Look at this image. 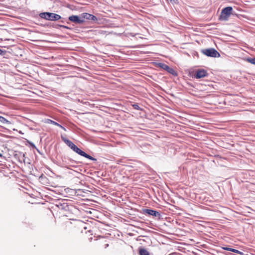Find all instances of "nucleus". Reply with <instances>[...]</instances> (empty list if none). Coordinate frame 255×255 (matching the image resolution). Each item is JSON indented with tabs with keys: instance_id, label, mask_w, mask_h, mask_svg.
<instances>
[{
	"instance_id": "obj_1",
	"label": "nucleus",
	"mask_w": 255,
	"mask_h": 255,
	"mask_svg": "<svg viewBox=\"0 0 255 255\" xmlns=\"http://www.w3.org/2000/svg\"><path fill=\"white\" fill-rule=\"evenodd\" d=\"M66 227L72 230V231L75 233H87L86 230L87 227L85 226L86 223L84 222H78L75 224H72L70 221H68L66 224Z\"/></svg>"
},
{
	"instance_id": "obj_2",
	"label": "nucleus",
	"mask_w": 255,
	"mask_h": 255,
	"mask_svg": "<svg viewBox=\"0 0 255 255\" xmlns=\"http://www.w3.org/2000/svg\"><path fill=\"white\" fill-rule=\"evenodd\" d=\"M40 17L48 20H57L60 19L61 17L59 14L52 12H42L40 14Z\"/></svg>"
},
{
	"instance_id": "obj_3",
	"label": "nucleus",
	"mask_w": 255,
	"mask_h": 255,
	"mask_svg": "<svg viewBox=\"0 0 255 255\" xmlns=\"http://www.w3.org/2000/svg\"><path fill=\"white\" fill-rule=\"evenodd\" d=\"M109 239L104 237L100 238L96 240V245L100 250L107 249L109 246Z\"/></svg>"
},
{
	"instance_id": "obj_4",
	"label": "nucleus",
	"mask_w": 255,
	"mask_h": 255,
	"mask_svg": "<svg viewBox=\"0 0 255 255\" xmlns=\"http://www.w3.org/2000/svg\"><path fill=\"white\" fill-rule=\"evenodd\" d=\"M232 11L233 8L231 6L223 8L220 15V19L222 20H227L231 15Z\"/></svg>"
},
{
	"instance_id": "obj_5",
	"label": "nucleus",
	"mask_w": 255,
	"mask_h": 255,
	"mask_svg": "<svg viewBox=\"0 0 255 255\" xmlns=\"http://www.w3.org/2000/svg\"><path fill=\"white\" fill-rule=\"evenodd\" d=\"M202 53L209 57H218L220 56L219 53L214 48L203 49Z\"/></svg>"
},
{
	"instance_id": "obj_6",
	"label": "nucleus",
	"mask_w": 255,
	"mask_h": 255,
	"mask_svg": "<svg viewBox=\"0 0 255 255\" xmlns=\"http://www.w3.org/2000/svg\"><path fill=\"white\" fill-rule=\"evenodd\" d=\"M207 72L204 69L197 70L193 74V77L196 79H200L207 76Z\"/></svg>"
},
{
	"instance_id": "obj_7",
	"label": "nucleus",
	"mask_w": 255,
	"mask_h": 255,
	"mask_svg": "<svg viewBox=\"0 0 255 255\" xmlns=\"http://www.w3.org/2000/svg\"><path fill=\"white\" fill-rule=\"evenodd\" d=\"M157 65L158 67H160L167 71L168 72L172 74L173 75H176L175 71L173 68L169 67L167 65L162 63H159Z\"/></svg>"
},
{
	"instance_id": "obj_8",
	"label": "nucleus",
	"mask_w": 255,
	"mask_h": 255,
	"mask_svg": "<svg viewBox=\"0 0 255 255\" xmlns=\"http://www.w3.org/2000/svg\"><path fill=\"white\" fill-rule=\"evenodd\" d=\"M69 20L77 24H82L85 22L82 15L81 17H79L77 15H71L69 17Z\"/></svg>"
},
{
	"instance_id": "obj_9",
	"label": "nucleus",
	"mask_w": 255,
	"mask_h": 255,
	"mask_svg": "<svg viewBox=\"0 0 255 255\" xmlns=\"http://www.w3.org/2000/svg\"><path fill=\"white\" fill-rule=\"evenodd\" d=\"M144 213L152 216L157 217L158 218H160L161 217V215L159 212L151 209H145L144 211Z\"/></svg>"
},
{
	"instance_id": "obj_10",
	"label": "nucleus",
	"mask_w": 255,
	"mask_h": 255,
	"mask_svg": "<svg viewBox=\"0 0 255 255\" xmlns=\"http://www.w3.org/2000/svg\"><path fill=\"white\" fill-rule=\"evenodd\" d=\"M81 15L82 16V18L84 20V19H86L91 20L94 21H96L98 20L97 18L95 15L88 13H83Z\"/></svg>"
},
{
	"instance_id": "obj_11",
	"label": "nucleus",
	"mask_w": 255,
	"mask_h": 255,
	"mask_svg": "<svg viewBox=\"0 0 255 255\" xmlns=\"http://www.w3.org/2000/svg\"><path fill=\"white\" fill-rule=\"evenodd\" d=\"M76 153H77L78 154H79V155L83 156V157H85L88 159H89L90 160H95L96 159L92 157L91 156L88 155V154H87L86 153H85V152H84L83 151L81 150L80 148H79L78 147L76 149V151H75Z\"/></svg>"
},
{
	"instance_id": "obj_12",
	"label": "nucleus",
	"mask_w": 255,
	"mask_h": 255,
	"mask_svg": "<svg viewBox=\"0 0 255 255\" xmlns=\"http://www.w3.org/2000/svg\"><path fill=\"white\" fill-rule=\"evenodd\" d=\"M223 249H224V250H226V251H231L232 252H234L235 253H237V254H240V255H243V253L242 252H240L237 250H236V249H232V248H227V247H223L222 248Z\"/></svg>"
},
{
	"instance_id": "obj_13",
	"label": "nucleus",
	"mask_w": 255,
	"mask_h": 255,
	"mask_svg": "<svg viewBox=\"0 0 255 255\" xmlns=\"http://www.w3.org/2000/svg\"><path fill=\"white\" fill-rule=\"evenodd\" d=\"M62 139L63 141L69 147L72 149V148L74 146V144L70 140L66 139L62 137Z\"/></svg>"
},
{
	"instance_id": "obj_14",
	"label": "nucleus",
	"mask_w": 255,
	"mask_h": 255,
	"mask_svg": "<svg viewBox=\"0 0 255 255\" xmlns=\"http://www.w3.org/2000/svg\"><path fill=\"white\" fill-rule=\"evenodd\" d=\"M139 255H149V252L144 248H140L139 249Z\"/></svg>"
},
{
	"instance_id": "obj_15",
	"label": "nucleus",
	"mask_w": 255,
	"mask_h": 255,
	"mask_svg": "<svg viewBox=\"0 0 255 255\" xmlns=\"http://www.w3.org/2000/svg\"><path fill=\"white\" fill-rule=\"evenodd\" d=\"M48 123L58 126L60 128H61L63 129L64 130H65V128L63 127H62L61 125H59L58 123H57L53 121H52L51 120H48Z\"/></svg>"
},
{
	"instance_id": "obj_16",
	"label": "nucleus",
	"mask_w": 255,
	"mask_h": 255,
	"mask_svg": "<svg viewBox=\"0 0 255 255\" xmlns=\"http://www.w3.org/2000/svg\"><path fill=\"white\" fill-rule=\"evenodd\" d=\"M0 122L5 125L9 124L10 122L7 121L6 119H5L4 117L0 116Z\"/></svg>"
},
{
	"instance_id": "obj_17",
	"label": "nucleus",
	"mask_w": 255,
	"mask_h": 255,
	"mask_svg": "<svg viewBox=\"0 0 255 255\" xmlns=\"http://www.w3.org/2000/svg\"><path fill=\"white\" fill-rule=\"evenodd\" d=\"M247 61L251 64L255 65V58H248Z\"/></svg>"
},
{
	"instance_id": "obj_18",
	"label": "nucleus",
	"mask_w": 255,
	"mask_h": 255,
	"mask_svg": "<svg viewBox=\"0 0 255 255\" xmlns=\"http://www.w3.org/2000/svg\"><path fill=\"white\" fill-rule=\"evenodd\" d=\"M132 106L135 110H140V108L139 107V106L137 104H133L132 105Z\"/></svg>"
},
{
	"instance_id": "obj_19",
	"label": "nucleus",
	"mask_w": 255,
	"mask_h": 255,
	"mask_svg": "<svg viewBox=\"0 0 255 255\" xmlns=\"http://www.w3.org/2000/svg\"><path fill=\"white\" fill-rule=\"evenodd\" d=\"M77 148L78 147L76 145H74V146L72 148V149L75 152Z\"/></svg>"
},
{
	"instance_id": "obj_20",
	"label": "nucleus",
	"mask_w": 255,
	"mask_h": 255,
	"mask_svg": "<svg viewBox=\"0 0 255 255\" xmlns=\"http://www.w3.org/2000/svg\"><path fill=\"white\" fill-rule=\"evenodd\" d=\"M77 148L78 147L76 145H74V146L72 148V149L75 152Z\"/></svg>"
},
{
	"instance_id": "obj_21",
	"label": "nucleus",
	"mask_w": 255,
	"mask_h": 255,
	"mask_svg": "<svg viewBox=\"0 0 255 255\" xmlns=\"http://www.w3.org/2000/svg\"><path fill=\"white\" fill-rule=\"evenodd\" d=\"M60 27H62L63 28H67V29H68L69 28L66 26H64V25H60Z\"/></svg>"
},
{
	"instance_id": "obj_22",
	"label": "nucleus",
	"mask_w": 255,
	"mask_h": 255,
	"mask_svg": "<svg viewBox=\"0 0 255 255\" xmlns=\"http://www.w3.org/2000/svg\"><path fill=\"white\" fill-rule=\"evenodd\" d=\"M2 53H3L2 50L1 49H0V55H1L2 54Z\"/></svg>"
},
{
	"instance_id": "obj_23",
	"label": "nucleus",
	"mask_w": 255,
	"mask_h": 255,
	"mask_svg": "<svg viewBox=\"0 0 255 255\" xmlns=\"http://www.w3.org/2000/svg\"><path fill=\"white\" fill-rule=\"evenodd\" d=\"M2 156V154L1 153H0V157H1Z\"/></svg>"
},
{
	"instance_id": "obj_24",
	"label": "nucleus",
	"mask_w": 255,
	"mask_h": 255,
	"mask_svg": "<svg viewBox=\"0 0 255 255\" xmlns=\"http://www.w3.org/2000/svg\"><path fill=\"white\" fill-rule=\"evenodd\" d=\"M88 232H91V230H88Z\"/></svg>"
}]
</instances>
